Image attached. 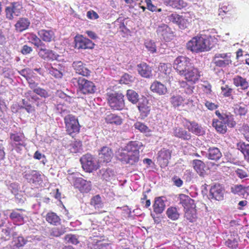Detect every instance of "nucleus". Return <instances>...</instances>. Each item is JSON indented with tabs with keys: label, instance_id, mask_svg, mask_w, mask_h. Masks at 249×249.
<instances>
[{
	"label": "nucleus",
	"instance_id": "nucleus-28",
	"mask_svg": "<svg viewBox=\"0 0 249 249\" xmlns=\"http://www.w3.org/2000/svg\"><path fill=\"white\" fill-rule=\"evenodd\" d=\"M185 101V98L177 93H172L170 98V103L172 106L175 108L184 107Z\"/></svg>",
	"mask_w": 249,
	"mask_h": 249
},
{
	"label": "nucleus",
	"instance_id": "nucleus-12",
	"mask_svg": "<svg viewBox=\"0 0 249 249\" xmlns=\"http://www.w3.org/2000/svg\"><path fill=\"white\" fill-rule=\"evenodd\" d=\"M74 47L78 50L92 49L95 44L89 38L82 35H76L74 37Z\"/></svg>",
	"mask_w": 249,
	"mask_h": 249
},
{
	"label": "nucleus",
	"instance_id": "nucleus-13",
	"mask_svg": "<svg viewBox=\"0 0 249 249\" xmlns=\"http://www.w3.org/2000/svg\"><path fill=\"white\" fill-rule=\"evenodd\" d=\"M230 53H216L213 58L215 65L219 67H225L231 63Z\"/></svg>",
	"mask_w": 249,
	"mask_h": 249
},
{
	"label": "nucleus",
	"instance_id": "nucleus-15",
	"mask_svg": "<svg viewBox=\"0 0 249 249\" xmlns=\"http://www.w3.org/2000/svg\"><path fill=\"white\" fill-rule=\"evenodd\" d=\"M75 188L83 194L88 193L91 190L92 184L90 181H88L82 178H77L73 182Z\"/></svg>",
	"mask_w": 249,
	"mask_h": 249
},
{
	"label": "nucleus",
	"instance_id": "nucleus-47",
	"mask_svg": "<svg viewBox=\"0 0 249 249\" xmlns=\"http://www.w3.org/2000/svg\"><path fill=\"white\" fill-rule=\"evenodd\" d=\"M249 190V186L245 187L241 184L235 185L231 189V192L233 194L242 196H244Z\"/></svg>",
	"mask_w": 249,
	"mask_h": 249
},
{
	"label": "nucleus",
	"instance_id": "nucleus-16",
	"mask_svg": "<svg viewBox=\"0 0 249 249\" xmlns=\"http://www.w3.org/2000/svg\"><path fill=\"white\" fill-rule=\"evenodd\" d=\"M184 126L189 133L191 132L196 136H202L205 134V131L202 127L195 121H190L186 119Z\"/></svg>",
	"mask_w": 249,
	"mask_h": 249
},
{
	"label": "nucleus",
	"instance_id": "nucleus-24",
	"mask_svg": "<svg viewBox=\"0 0 249 249\" xmlns=\"http://www.w3.org/2000/svg\"><path fill=\"white\" fill-rule=\"evenodd\" d=\"M150 90L159 95H165L167 92L166 87L158 81H154L150 87Z\"/></svg>",
	"mask_w": 249,
	"mask_h": 249
},
{
	"label": "nucleus",
	"instance_id": "nucleus-55",
	"mask_svg": "<svg viewBox=\"0 0 249 249\" xmlns=\"http://www.w3.org/2000/svg\"><path fill=\"white\" fill-rule=\"evenodd\" d=\"M109 244L103 243L101 241H97L94 243L91 244V249H108Z\"/></svg>",
	"mask_w": 249,
	"mask_h": 249
},
{
	"label": "nucleus",
	"instance_id": "nucleus-3",
	"mask_svg": "<svg viewBox=\"0 0 249 249\" xmlns=\"http://www.w3.org/2000/svg\"><path fill=\"white\" fill-rule=\"evenodd\" d=\"M215 114L218 119H213L212 125L217 132L225 134L227 131V125L231 128L235 126L236 122L231 116L226 114H221L218 110L215 111Z\"/></svg>",
	"mask_w": 249,
	"mask_h": 249
},
{
	"label": "nucleus",
	"instance_id": "nucleus-44",
	"mask_svg": "<svg viewBox=\"0 0 249 249\" xmlns=\"http://www.w3.org/2000/svg\"><path fill=\"white\" fill-rule=\"evenodd\" d=\"M66 232V228L64 226L52 228L49 231V235L53 237H60Z\"/></svg>",
	"mask_w": 249,
	"mask_h": 249
},
{
	"label": "nucleus",
	"instance_id": "nucleus-38",
	"mask_svg": "<svg viewBox=\"0 0 249 249\" xmlns=\"http://www.w3.org/2000/svg\"><path fill=\"white\" fill-rule=\"evenodd\" d=\"M222 153L216 147H210L208 150V158L209 160L217 161L222 157Z\"/></svg>",
	"mask_w": 249,
	"mask_h": 249
},
{
	"label": "nucleus",
	"instance_id": "nucleus-19",
	"mask_svg": "<svg viewBox=\"0 0 249 249\" xmlns=\"http://www.w3.org/2000/svg\"><path fill=\"white\" fill-rule=\"evenodd\" d=\"M23 177L30 183L37 185L42 182L41 175L36 170L25 172Z\"/></svg>",
	"mask_w": 249,
	"mask_h": 249
},
{
	"label": "nucleus",
	"instance_id": "nucleus-54",
	"mask_svg": "<svg viewBox=\"0 0 249 249\" xmlns=\"http://www.w3.org/2000/svg\"><path fill=\"white\" fill-rule=\"evenodd\" d=\"M159 70L160 72L165 75H168L171 71V65L169 63H160L159 67Z\"/></svg>",
	"mask_w": 249,
	"mask_h": 249
},
{
	"label": "nucleus",
	"instance_id": "nucleus-5",
	"mask_svg": "<svg viewBox=\"0 0 249 249\" xmlns=\"http://www.w3.org/2000/svg\"><path fill=\"white\" fill-rule=\"evenodd\" d=\"M66 131L68 134L74 137L80 132L81 126L78 120L72 114H69L64 118Z\"/></svg>",
	"mask_w": 249,
	"mask_h": 249
},
{
	"label": "nucleus",
	"instance_id": "nucleus-64",
	"mask_svg": "<svg viewBox=\"0 0 249 249\" xmlns=\"http://www.w3.org/2000/svg\"><path fill=\"white\" fill-rule=\"evenodd\" d=\"M141 202L142 205H144L146 208H148L151 205V201L150 199H147V196L146 192H143L142 197L141 199Z\"/></svg>",
	"mask_w": 249,
	"mask_h": 249
},
{
	"label": "nucleus",
	"instance_id": "nucleus-11",
	"mask_svg": "<svg viewBox=\"0 0 249 249\" xmlns=\"http://www.w3.org/2000/svg\"><path fill=\"white\" fill-rule=\"evenodd\" d=\"M197 76L194 81H189L187 79H185V80L178 81V83L180 88L185 94L188 95L193 94L195 88L194 85L197 83L200 78V73H199Z\"/></svg>",
	"mask_w": 249,
	"mask_h": 249
},
{
	"label": "nucleus",
	"instance_id": "nucleus-42",
	"mask_svg": "<svg viewBox=\"0 0 249 249\" xmlns=\"http://www.w3.org/2000/svg\"><path fill=\"white\" fill-rule=\"evenodd\" d=\"M196 207H191L184 210V217L190 222H195L197 219Z\"/></svg>",
	"mask_w": 249,
	"mask_h": 249
},
{
	"label": "nucleus",
	"instance_id": "nucleus-40",
	"mask_svg": "<svg viewBox=\"0 0 249 249\" xmlns=\"http://www.w3.org/2000/svg\"><path fill=\"white\" fill-rule=\"evenodd\" d=\"M165 203L161 197H158L155 198L153 204L154 212L157 214L161 213L165 208Z\"/></svg>",
	"mask_w": 249,
	"mask_h": 249
},
{
	"label": "nucleus",
	"instance_id": "nucleus-32",
	"mask_svg": "<svg viewBox=\"0 0 249 249\" xmlns=\"http://www.w3.org/2000/svg\"><path fill=\"white\" fill-rule=\"evenodd\" d=\"M167 217L172 221H176L179 219L180 216L179 209L177 206L169 207L165 213Z\"/></svg>",
	"mask_w": 249,
	"mask_h": 249
},
{
	"label": "nucleus",
	"instance_id": "nucleus-1",
	"mask_svg": "<svg viewBox=\"0 0 249 249\" xmlns=\"http://www.w3.org/2000/svg\"><path fill=\"white\" fill-rule=\"evenodd\" d=\"M191 65L190 59L184 56H179L176 58L173 64L174 68L178 74L183 76L184 79L194 81L200 71L194 67L189 68Z\"/></svg>",
	"mask_w": 249,
	"mask_h": 249
},
{
	"label": "nucleus",
	"instance_id": "nucleus-8",
	"mask_svg": "<svg viewBox=\"0 0 249 249\" xmlns=\"http://www.w3.org/2000/svg\"><path fill=\"white\" fill-rule=\"evenodd\" d=\"M83 170L88 173H91L100 167L98 162L95 158L90 154L83 155L80 159Z\"/></svg>",
	"mask_w": 249,
	"mask_h": 249
},
{
	"label": "nucleus",
	"instance_id": "nucleus-33",
	"mask_svg": "<svg viewBox=\"0 0 249 249\" xmlns=\"http://www.w3.org/2000/svg\"><path fill=\"white\" fill-rule=\"evenodd\" d=\"M210 193L212 198L216 200L219 201L223 197L222 187L220 184H215L213 186L210 190Z\"/></svg>",
	"mask_w": 249,
	"mask_h": 249
},
{
	"label": "nucleus",
	"instance_id": "nucleus-57",
	"mask_svg": "<svg viewBox=\"0 0 249 249\" xmlns=\"http://www.w3.org/2000/svg\"><path fill=\"white\" fill-rule=\"evenodd\" d=\"M140 154L129 153L127 164L134 165L139 160Z\"/></svg>",
	"mask_w": 249,
	"mask_h": 249
},
{
	"label": "nucleus",
	"instance_id": "nucleus-31",
	"mask_svg": "<svg viewBox=\"0 0 249 249\" xmlns=\"http://www.w3.org/2000/svg\"><path fill=\"white\" fill-rule=\"evenodd\" d=\"M142 146L141 142L138 141H130L124 147L128 153L140 154V149Z\"/></svg>",
	"mask_w": 249,
	"mask_h": 249
},
{
	"label": "nucleus",
	"instance_id": "nucleus-45",
	"mask_svg": "<svg viewBox=\"0 0 249 249\" xmlns=\"http://www.w3.org/2000/svg\"><path fill=\"white\" fill-rule=\"evenodd\" d=\"M135 129L138 130L141 133L145 134L146 136H150L151 130L144 123L137 121L134 124Z\"/></svg>",
	"mask_w": 249,
	"mask_h": 249
},
{
	"label": "nucleus",
	"instance_id": "nucleus-41",
	"mask_svg": "<svg viewBox=\"0 0 249 249\" xmlns=\"http://www.w3.org/2000/svg\"><path fill=\"white\" fill-rule=\"evenodd\" d=\"M237 149L244 155L245 160L249 162V144L240 142L236 144Z\"/></svg>",
	"mask_w": 249,
	"mask_h": 249
},
{
	"label": "nucleus",
	"instance_id": "nucleus-6",
	"mask_svg": "<svg viewBox=\"0 0 249 249\" xmlns=\"http://www.w3.org/2000/svg\"><path fill=\"white\" fill-rule=\"evenodd\" d=\"M107 103L113 110H121L124 107V95L120 92L107 93Z\"/></svg>",
	"mask_w": 249,
	"mask_h": 249
},
{
	"label": "nucleus",
	"instance_id": "nucleus-4",
	"mask_svg": "<svg viewBox=\"0 0 249 249\" xmlns=\"http://www.w3.org/2000/svg\"><path fill=\"white\" fill-rule=\"evenodd\" d=\"M71 82L74 86L77 84V92L85 95L93 94L97 89L95 84L92 81L81 77H73Z\"/></svg>",
	"mask_w": 249,
	"mask_h": 249
},
{
	"label": "nucleus",
	"instance_id": "nucleus-2",
	"mask_svg": "<svg viewBox=\"0 0 249 249\" xmlns=\"http://www.w3.org/2000/svg\"><path fill=\"white\" fill-rule=\"evenodd\" d=\"M215 39L211 36H197L188 42L186 47L193 52L208 51L214 47Z\"/></svg>",
	"mask_w": 249,
	"mask_h": 249
},
{
	"label": "nucleus",
	"instance_id": "nucleus-36",
	"mask_svg": "<svg viewBox=\"0 0 249 249\" xmlns=\"http://www.w3.org/2000/svg\"><path fill=\"white\" fill-rule=\"evenodd\" d=\"M233 84L236 87H240L243 90H246L249 88V83L246 78L240 75H236L233 78Z\"/></svg>",
	"mask_w": 249,
	"mask_h": 249
},
{
	"label": "nucleus",
	"instance_id": "nucleus-43",
	"mask_svg": "<svg viewBox=\"0 0 249 249\" xmlns=\"http://www.w3.org/2000/svg\"><path fill=\"white\" fill-rule=\"evenodd\" d=\"M26 243V240L22 236L14 237L11 243L13 249H19Z\"/></svg>",
	"mask_w": 249,
	"mask_h": 249
},
{
	"label": "nucleus",
	"instance_id": "nucleus-60",
	"mask_svg": "<svg viewBox=\"0 0 249 249\" xmlns=\"http://www.w3.org/2000/svg\"><path fill=\"white\" fill-rule=\"evenodd\" d=\"M221 89L222 94L224 97L231 96L233 91V89L227 85L222 86Z\"/></svg>",
	"mask_w": 249,
	"mask_h": 249
},
{
	"label": "nucleus",
	"instance_id": "nucleus-22",
	"mask_svg": "<svg viewBox=\"0 0 249 249\" xmlns=\"http://www.w3.org/2000/svg\"><path fill=\"white\" fill-rule=\"evenodd\" d=\"M173 134L175 137L183 141H190L192 139L191 133L181 127H174Z\"/></svg>",
	"mask_w": 249,
	"mask_h": 249
},
{
	"label": "nucleus",
	"instance_id": "nucleus-56",
	"mask_svg": "<svg viewBox=\"0 0 249 249\" xmlns=\"http://www.w3.org/2000/svg\"><path fill=\"white\" fill-rule=\"evenodd\" d=\"M33 91L41 97L46 98L49 96L48 92L45 89L40 87H36L33 90Z\"/></svg>",
	"mask_w": 249,
	"mask_h": 249
},
{
	"label": "nucleus",
	"instance_id": "nucleus-21",
	"mask_svg": "<svg viewBox=\"0 0 249 249\" xmlns=\"http://www.w3.org/2000/svg\"><path fill=\"white\" fill-rule=\"evenodd\" d=\"M113 157V151L108 146H105L101 148L99 152V158L101 162H109Z\"/></svg>",
	"mask_w": 249,
	"mask_h": 249
},
{
	"label": "nucleus",
	"instance_id": "nucleus-9",
	"mask_svg": "<svg viewBox=\"0 0 249 249\" xmlns=\"http://www.w3.org/2000/svg\"><path fill=\"white\" fill-rule=\"evenodd\" d=\"M168 20L174 24L177 25L181 30L187 28L191 23L189 17L180 15L177 13H172L168 17Z\"/></svg>",
	"mask_w": 249,
	"mask_h": 249
},
{
	"label": "nucleus",
	"instance_id": "nucleus-48",
	"mask_svg": "<svg viewBox=\"0 0 249 249\" xmlns=\"http://www.w3.org/2000/svg\"><path fill=\"white\" fill-rule=\"evenodd\" d=\"M239 237L238 235L236 236H231L226 242L225 245L228 248L231 249H236L238 246Z\"/></svg>",
	"mask_w": 249,
	"mask_h": 249
},
{
	"label": "nucleus",
	"instance_id": "nucleus-37",
	"mask_svg": "<svg viewBox=\"0 0 249 249\" xmlns=\"http://www.w3.org/2000/svg\"><path fill=\"white\" fill-rule=\"evenodd\" d=\"M46 221L51 225L57 226L61 223V218L55 213L48 212L45 216Z\"/></svg>",
	"mask_w": 249,
	"mask_h": 249
},
{
	"label": "nucleus",
	"instance_id": "nucleus-10",
	"mask_svg": "<svg viewBox=\"0 0 249 249\" xmlns=\"http://www.w3.org/2000/svg\"><path fill=\"white\" fill-rule=\"evenodd\" d=\"M156 32L159 37L167 42L170 41L174 36L172 29L165 23L158 25Z\"/></svg>",
	"mask_w": 249,
	"mask_h": 249
},
{
	"label": "nucleus",
	"instance_id": "nucleus-53",
	"mask_svg": "<svg viewBox=\"0 0 249 249\" xmlns=\"http://www.w3.org/2000/svg\"><path fill=\"white\" fill-rule=\"evenodd\" d=\"M144 46L147 50L151 53L156 52L157 47L155 42L151 39H147L144 42Z\"/></svg>",
	"mask_w": 249,
	"mask_h": 249
},
{
	"label": "nucleus",
	"instance_id": "nucleus-18",
	"mask_svg": "<svg viewBox=\"0 0 249 249\" xmlns=\"http://www.w3.org/2000/svg\"><path fill=\"white\" fill-rule=\"evenodd\" d=\"M140 116L142 119H144L150 114L151 106L149 105L148 99L144 97L142 98L138 106Z\"/></svg>",
	"mask_w": 249,
	"mask_h": 249
},
{
	"label": "nucleus",
	"instance_id": "nucleus-50",
	"mask_svg": "<svg viewBox=\"0 0 249 249\" xmlns=\"http://www.w3.org/2000/svg\"><path fill=\"white\" fill-rule=\"evenodd\" d=\"M126 96L128 101L133 104H136L139 101L138 94L132 89L127 90Z\"/></svg>",
	"mask_w": 249,
	"mask_h": 249
},
{
	"label": "nucleus",
	"instance_id": "nucleus-49",
	"mask_svg": "<svg viewBox=\"0 0 249 249\" xmlns=\"http://www.w3.org/2000/svg\"><path fill=\"white\" fill-rule=\"evenodd\" d=\"M82 143L80 140H76L70 144V150L72 153L80 152L82 150Z\"/></svg>",
	"mask_w": 249,
	"mask_h": 249
},
{
	"label": "nucleus",
	"instance_id": "nucleus-17",
	"mask_svg": "<svg viewBox=\"0 0 249 249\" xmlns=\"http://www.w3.org/2000/svg\"><path fill=\"white\" fill-rule=\"evenodd\" d=\"M22 9V5L19 2H12L5 9L6 18L12 19L14 16H18Z\"/></svg>",
	"mask_w": 249,
	"mask_h": 249
},
{
	"label": "nucleus",
	"instance_id": "nucleus-51",
	"mask_svg": "<svg viewBox=\"0 0 249 249\" xmlns=\"http://www.w3.org/2000/svg\"><path fill=\"white\" fill-rule=\"evenodd\" d=\"M129 153L124 148L121 151H119L116 155L117 160L121 161L124 163L127 164V160Z\"/></svg>",
	"mask_w": 249,
	"mask_h": 249
},
{
	"label": "nucleus",
	"instance_id": "nucleus-52",
	"mask_svg": "<svg viewBox=\"0 0 249 249\" xmlns=\"http://www.w3.org/2000/svg\"><path fill=\"white\" fill-rule=\"evenodd\" d=\"M90 204L95 208L102 207L103 203L100 196L99 195H97L93 196L90 199Z\"/></svg>",
	"mask_w": 249,
	"mask_h": 249
},
{
	"label": "nucleus",
	"instance_id": "nucleus-61",
	"mask_svg": "<svg viewBox=\"0 0 249 249\" xmlns=\"http://www.w3.org/2000/svg\"><path fill=\"white\" fill-rule=\"evenodd\" d=\"M18 72L21 75L25 77L26 79L30 77H32L34 73L33 71L29 68L22 69Z\"/></svg>",
	"mask_w": 249,
	"mask_h": 249
},
{
	"label": "nucleus",
	"instance_id": "nucleus-30",
	"mask_svg": "<svg viewBox=\"0 0 249 249\" xmlns=\"http://www.w3.org/2000/svg\"><path fill=\"white\" fill-rule=\"evenodd\" d=\"M38 35L41 41L43 40L46 42H50L53 40L55 38L54 32L51 30H40L38 32Z\"/></svg>",
	"mask_w": 249,
	"mask_h": 249
},
{
	"label": "nucleus",
	"instance_id": "nucleus-27",
	"mask_svg": "<svg viewBox=\"0 0 249 249\" xmlns=\"http://www.w3.org/2000/svg\"><path fill=\"white\" fill-rule=\"evenodd\" d=\"M162 1L166 6L178 10H181L187 6V3L183 0H162Z\"/></svg>",
	"mask_w": 249,
	"mask_h": 249
},
{
	"label": "nucleus",
	"instance_id": "nucleus-29",
	"mask_svg": "<svg viewBox=\"0 0 249 249\" xmlns=\"http://www.w3.org/2000/svg\"><path fill=\"white\" fill-rule=\"evenodd\" d=\"M105 120L107 124L114 125H120L123 123L122 117L116 114L109 113L105 117Z\"/></svg>",
	"mask_w": 249,
	"mask_h": 249
},
{
	"label": "nucleus",
	"instance_id": "nucleus-35",
	"mask_svg": "<svg viewBox=\"0 0 249 249\" xmlns=\"http://www.w3.org/2000/svg\"><path fill=\"white\" fill-rule=\"evenodd\" d=\"M10 238V228L7 226H4L3 223L0 222V241H6L9 240Z\"/></svg>",
	"mask_w": 249,
	"mask_h": 249
},
{
	"label": "nucleus",
	"instance_id": "nucleus-7",
	"mask_svg": "<svg viewBox=\"0 0 249 249\" xmlns=\"http://www.w3.org/2000/svg\"><path fill=\"white\" fill-rule=\"evenodd\" d=\"M10 144L12 147V150H15L18 153H20L23 147L26 146L25 136L23 132L10 133Z\"/></svg>",
	"mask_w": 249,
	"mask_h": 249
},
{
	"label": "nucleus",
	"instance_id": "nucleus-62",
	"mask_svg": "<svg viewBox=\"0 0 249 249\" xmlns=\"http://www.w3.org/2000/svg\"><path fill=\"white\" fill-rule=\"evenodd\" d=\"M25 97L29 101H36L39 99V97L36 95L35 93L32 90H28L24 94Z\"/></svg>",
	"mask_w": 249,
	"mask_h": 249
},
{
	"label": "nucleus",
	"instance_id": "nucleus-23",
	"mask_svg": "<svg viewBox=\"0 0 249 249\" xmlns=\"http://www.w3.org/2000/svg\"><path fill=\"white\" fill-rule=\"evenodd\" d=\"M137 71L144 78H149L152 75L151 67L145 62H142L137 65Z\"/></svg>",
	"mask_w": 249,
	"mask_h": 249
},
{
	"label": "nucleus",
	"instance_id": "nucleus-58",
	"mask_svg": "<svg viewBox=\"0 0 249 249\" xmlns=\"http://www.w3.org/2000/svg\"><path fill=\"white\" fill-rule=\"evenodd\" d=\"M239 130L246 140L249 142V126L247 124H243Z\"/></svg>",
	"mask_w": 249,
	"mask_h": 249
},
{
	"label": "nucleus",
	"instance_id": "nucleus-46",
	"mask_svg": "<svg viewBox=\"0 0 249 249\" xmlns=\"http://www.w3.org/2000/svg\"><path fill=\"white\" fill-rule=\"evenodd\" d=\"M27 35L28 36V39L36 47L38 48L39 46L44 45V44L42 42L40 38L38 37L36 34L34 33H28Z\"/></svg>",
	"mask_w": 249,
	"mask_h": 249
},
{
	"label": "nucleus",
	"instance_id": "nucleus-25",
	"mask_svg": "<svg viewBox=\"0 0 249 249\" xmlns=\"http://www.w3.org/2000/svg\"><path fill=\"white\" fill-rule=\"evenodd\" d=\"M178 200L179 203L182 206L184 210L191 207H196L194 200L185 194H180L178 196Z\"/></svg>",
	"mask_w": 249,
	"mask_h": 249
},
{
	"label": "nucleus",
	"instance_id": "nucleus-59",
	"mask_svg": "<svg viewBox=\"0 0 249 249\" xmlns=\"http://www.w3.org/2000/svg\"><path fill=\"white\" fill-rule=\"evenodd\" d=\"M64 239L67 243L74 245H77L79 242L76 236L71 234H67Z\"/></svg>",
	"mask_w": 249,
	"mask_h": 249
},
{
	"label": "nucleus",
	"instance_id": "nucleus-26",
	"mask_svg": "<svg viewBox=\"0 0 249 249\" xmlns=\"http://www.w3.org/2000/svg\"><path fill=\"white\" fill-rule=\"evenodd\" d=\"M24 211L22 209L14 210L9 215V217L14 222L17 223L18 225H21L24 221V214L22 213Z\"/></svg>",
	"mask_w": 249,
	"mask_h": 249
},
{
	"label": "nucleus",
	"instance_id": "nucleus-34",
	"mask_svg": "<svg viewBox=\"0 0 249 249\" xmlns=\"http://www.w3.org/2000/svg\"><path fill=\"white\" fill-rule=\"evenodd\" d=\"M30 25V21L27 18H20L15 25L17 32L21 33L27 30Z\"/></svg>",
	"mask_w": 249,
	"mask_h": 249
},
{
	"label": "nucleus",
	"instance_id": "nucleus-14",
	"mask_svg": "<svg viewBox=\"0 0 249 249\" xmlns=\"http://www.w3.org/2000/svg\"><path fill=\"white\" fill-rule=\"evenodd\" d=\"M172 151L169 149L163 148L158 153L157 161L161 168L166 167L171 158Z\"/></svg>",
	"mask_w": 249,
	"mask_h": 249
},
{
	"label": "nucleus",
	"instance_id": "nucleus-20",
	"mask_svg": "<svg viewBox=\"0 0 249 249\" xmlns=\"http://www.w3.org/2000/svg\"><path fill=\"white\" fill-rule=\"evenodd\" d=\"M72 66L76 73L83 76L89 77L91 73L90 71L86 67V65L81 61H74Z\"/></svg>",
	"mask_w": 249,
	"mask_h": 249
},
{
	"label": "nucleus",
	"instance_id": "nucleus-63",
	"mask_svg": "<svg viewBox=\"0 0 249 249\" xmlns=\"http://www.w3.org/2000/svg\"><path fill=\"white\" fill-rule=\"evenodd\" d=\"M248 112L246 107L238 106L235 109V113L240 116L245 115Z\"/></svg>",
	"mask_w": 249,
	"mask_h": 249
},
{
	"label": "nucleus",
	"instance_id": "nucleus-39",
	"mask_svg": "<svg viewBox=\"0 0 249 249\" xmlns=\"http://www.w3.org/2000/svg\"><path fill=\"white\" fill-rule=\"evenodd\" d=\"M192 165L194 169L200 176H204L205 174V163L199 160H194L192 161Z\"/></svg>",
	"mask_w": 249,
	"mask_h": 249
}]
</instances>
